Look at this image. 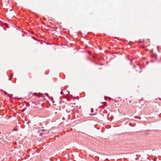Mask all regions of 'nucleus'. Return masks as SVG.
I'll use <instances>...</instances> for the list:
<instances>
[{
	"mask_svg": "<svg viewBox=\"0 0 161 161\" xmlns=\"http://www.w3.org/2000/svg\"><path fill=\"white\" fill-rule=\"evenodd\" d=\"M45 95L47 96L49 99H51L52 100L53 103H54V102L53 101V98L52 97H50L49 96L48 94L47 93H45Z\"/></svg>",
	"mask_w": 161,
	"mask_h": 161,
	"instance_id": "nucleus-1",
	"label": "nucleus"
},
{
	"mask_svg": "<svg viewBox=\"0 0 161 161\" xmlns=\"http://www.w3.org/2000/svg\"><path fill=\"white\" fill-rule=\"evenodd\" d=\"M8 96L9 97H12L13 95L12 94H8Z\"/></svg>",
	"mask_w": 161,
	"mask_h": 161,
	"instance_id": "nucleus-2",
	"label": "nucleus"
},
{
	"mask_svg": "<svg viewBox=\"0 0 161 161\" xmlns=\"http://www.w3.org/2000/svg\"><path fill=\"white\" fill-rule=\"evenodd\" d=\"M18 130V129L17 128H14L13 129V131H17Z\"/></svg>",
	"mask_w": 161,
	"mask_h": 161,
	"instance_id": "nucleus-3",
	"label": "nucleus"
},
{
	"mask_svg": "<svg viewBox=\"0 0 161 161\" xmlns=\"http://www.w3.org/2000/svg\"><path fill=\"white\" fill-rule=\"evenodd\" d=\"M61 92H60V94L62 95L63 94V92H62V89H61Z\"/></svg>",
	"mask_w": 161,
	"mask_h": 161,
	"instance_id": "nucleus-4",
	"label": "nucleus"
},
{
	"mask_svg": "<svg viewBox=\"0 0 161 161\" xmlns=\"http://www.w3.org/2000/svg\"><path fill=\"white\" fill-rule=\"evenodd\" d=\"M86 58H87V59L89 60H90V61H92V60H91V59H90V58H89L88 57H87Z\"/></svg>",
	"mask_w": 161,
	"mask_h": 161,
	"instance_id": "nucleus-5",
	"label": "nucleus"
},
{
	"mask_svg": "<svg viewBox=\"0 0 161 161\" xmlns=\"http://www.w3.org/2000/svg\"><path fill=\"white\" fill-rule=\"evenodd\" d=\"M4 93L5 94V95L7 94L8 95V94L6 92L4 91Z\"/></svg>",
	"mask_w": 161,
	"mask_h": 161,
	"instance_id": "nucleus-6",
	"label": "nucleus"
},
{
	"mask_svg": "<svg viewBox=\"0 0 161 161\" xmlns=\"http://www.w3.org/2000/svg\"><path fill=\"white\" fill-rule=\"evenodd\" d=\"M9 77H11V78H12V77H13V75H12V74H11L10 75V76Z\"/></svg>",
	"mask_w": 161,
	"mask_h": 161,
	"instance_id": "nucleus-7",
	"label": "nucleus"
},
{
	"mask_svg": "<svg viewBox=\"0 0 161 161\" xmlns=\"http://www.w3.org/2000/svg\"><path fill=\"white\" fill-rule=\"evenodd\" d=\"M12 78L10 77H9V80H10Z\"/></svg>",
	"mask_w": 161,
	"mask_h": 161,
	"instance_id": "nucleus-8",
	"label": "nucleus"
},
{
	"mask_svg": "<svg viewBox=\"0 0 161 161\" xmlns=\"http://www.w3.org/2000/svg\"><path fill=\"white\" fill-rule=\"evenodd\" d=\"M62 101H59V103H60V104H61V103H62Z\"/></svg>",
	"mask_w": 161,
	"mask_h": 161,
	"instance_id": "nucleus-9",
	"label": "nucleus"
},
{
	"mask_svg": "<svg viewBox=\"0 0 161 161\" xmlns=\"http://www.w3.org/2000/svg\"><path fill=\"white\" fill-rule=\"evenodd\" d=\"M62 119H63V120H64V119H64V117H63L62 118Z\"/></svg>",
	"mask_w": 161,
	"mask_h": 161,
	"instance_id": "nucleus-10",
	"label": "nucleus"
},
{
	"mask_svg": "<svg viewBox=\"0 0 161 161\" xmlns=\"http://www.w3.org/2000/svg\"><path fill=\"white\" fill-rule=\"evenodd\" d=\"M35 103V102H33V103Z\"/></svg>",
	"mask_w": 161,
	"mask_h": 161,
	"instance_id": "nucleus-11",
	"label": "nucleus"
},
{
	"mask_svg": "<svg viewBox=\"0 0 161 161\" xmlns=\"http://www.w3.org/2000/svg\"><path fill=\"white\" fill-rule=\"evenodd\" d=\"M43 130H44V129H42V131H43Z\"/></svg>",
	"mask_w": 161,
	"mask_h": 161,
	"instance_id": "nucleus-12",
	"label": "nucleus"
}]
</instances>
